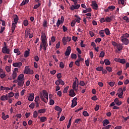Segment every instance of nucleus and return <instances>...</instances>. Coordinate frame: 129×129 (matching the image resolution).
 <instances>
[{"mask_svg":"<svg viewBox=\"0 0 129 129\" xmlns=\"http://www.w3.org/2000/svg\"><path fill=\"white\" fill-rule=\"evenodd\" d=\"M91 12V8H89L86 9V10H84L83 13L84 14H86V13H90Z\"/></svg>","mask_w":129,"mask_h":129,"instance_id":"cd10ccee","label":"nucleus"},{"mask_svg":"<svg viewBox=\"0 0 129 129\" xmlns=\"http://www.w3.org/2000/svg\"><path fill=\"white\" fill-rule=\"evenodd\" d=\"M6 70L7 72H8V73H9L10 72V71H11V69H10V67L7 66L6 67Z\"/></svg>","mask_w":129,"mask_h":129,"instance_id":"69168bd1","label":"nucleus"},{"mask_svg":"<svg viewBox=\"0 0 129 129\" xmlns=\"http://www.w3.org/2000/svg\"><path fill=\"white\" fill-rule=\"evenodd\" d=\"M47 25H48V22H47V20H44V22H43V27H47Z\"/></svg>","mask_w":129,"mask_h":129,"instance_id":"6e6d98bb","label":"nucleus"},{"mask_svg":"<svg viewBox=\"0 0 129 129\" xmlns=\"http://www.w3.org/2000/svg\"><path fill=\"white\" fill-rule=\"evenodd\" d=\"M24 73L25 74H30L32 75L34 74V71L33 70H31L29 67L26 66L25 67Z\"/></svg>","mask_w":129,"mask_h":129,"instance_id":"7ed1b4c3","label":"nucleus"},{"mask_svg":"<svg viewBox=\"0 0 129 129\" xmlns=\"http://www.w3.org/2000/svg\"><path fill=\"white\" fill-rule=\"evenodd\" d=\"M68 89H69V86H67L64 88L63 91V93H67L68 92Z\"/></svg>","mask_w":129,"mask_h":129,"instance_id":"4c0bfd02","label":"nucleus"},{"mask_svg":"<svg viewBox=\"0 0 129 129\" xmlns=\"http://www.w3.org/2000/svg\"><path fill=\"white\" fill-rule=\"evenodd\" d=\"M62 43L63 45H66V44H67V39L66 37H64L62 38Z\"/></svg>","mask_w":129,"mask_h":129,"instance_id":"f704fd0d","label":"nucleus"},{"mask_svg":"<svg viewBox=\"0 0 129 129\" xmlns=\"http://www.w3.org/2000/svg\"><path fill=\"white\" fill-rule=\"evenodd\" d=\"M105 31L104 30H100L99 32V34L103 38L104 37H105V35H104Z\"/></svg>","mask_w":129,"mask_h":129,"instance_id":"c85d7f7f","label":"nucleus"},{"mask_svg":"<svg viewBox=\"0 0 129 129\" xmlns=\"http://www.w3.org/2000/svg\"><path fill=\"white\" fill-rule=\"evenodd\" d=\"M72 105L71 107L73 108V107H75L77 105V98L75 97L72 101Z\"/></svg>","mask_w":129,"mask_h":129,"instance_id":"39448f33","label":"nucleus"},{"mask_svg":"<svg viewBox=\"0 0 129 129\" xmlns=\"http://www.w3.org/2000/svg\"><path fill=\"white\" fill-rule=\"evenodd\" d=\"M18 80H20V81H24L25 78H24V74H20L17 78Z\"/></svg>","mask_w":129,"mask_h":129,"instance_id":"a211bd4d","label":"nucleus"},{"mask_svg":"<svg viewBox=\"0 0 129 129\" xmlns=\"http://www.w3.org/2000/svg\"><path fill=\"white\" fill-rule=\"evenodd\" d=\"M81 47L82 48H84L85 47V44H83V41L81 40V43H80Z\"/></svg>","mask_w":129,"mask_h":129,"instance_id":"0e129e2a","label":"nucleus"},{"mask_svg":"<svg viewBox=\"0 0 129 129\" xmlns=\"http://www.w3.org/2000/svg\"><path fill=\"white\" fill-rule=\"evenodd\" d=\"M2 118L4 120H6L7 118H9V115H6L5 114L4 112H2Z\"/></svg>","mask_w":129,"mask_h":129,"instance_id":"412c9836","label":"nucleus"},{"mask_svg":"<svg viewBox=\"0 0 129 129\" xmlns=\"http://www.w3.org/2000/svg\"><path fill=\"white\" fill-rule=\"evenodd\" d=\"M41 44H42V45L43 47H48V43L46 42V41H42Z\"/></svg>","mask_w":129,"mask_h":129,"instance_id":"a18cd8bd","label":"nucleus"},{"mask_svg":"<svg viewBox=\"0 0 129 129\" xmlns=\"http://www.w3.org/2000/svg\"><path fill=\"white\" fill-rule=\"evenodd\" d=\"M75 18H77V19H75L76 22L78 23H80V20H81V18H80L79 16H78V15H75Z\"/></svg>","mask_w":129,"mask_h":129,"instance_id":"bb28decb","label":"nucleus"},{"mask_svg":"<svg viewBox=\"0 0 129 129\" xmlns=\"http://www.w3.org/2000/svg\"><path fill=\"white\" fill-rule=\"evenodd\" d=\"M12 77L13 79H16V78H17V72H13Z\"/></svg>","mask_w":129,"mask_h":129,"instance_id":"473e14b6","label":"nucleus"},{"mask_svg":"<svg viewBox=\"0 0 129 129\" xmlns=\"http://www.w3.org/2000/svg\"><path fill=\"white\" fill-rule=\"evenodd\" d=\"M106 69L108 72H112V69H111V67H107L106 68Z\"/></svg>","mask_w":129,"mask_h":129,"instance_id":"3c124183","label":"nucleus"},{"mask_svg":"<svg viewBox=\"0 0 129 129\" xmlns=\"http://www.w3.org/2000/svg\"><path fill=\"white\" fill-rule=\"evenodd\" d=\"M41 38L42 42L46 41V34H45V33H42Z\"/></svg>","mask_w":129,"mask_h":129,"instance_id":"4468645a","label":"nucleus"},{"mask_svg":"<svg viewBox=\"0 0 129 129\" xmlns=\"http://www.w3.org/2000/svg\"><path fill=\"white\" fill-rule=\"evenodd\" d=\"M40 98H41L42 101L47 103L48 102V98H49V94L47 92L46 90H43L42 93H40L39 94Z\"/></svg>","mask_w":129,"mask_h":129,"instance_id":"f257e3e1","label":"nucleus"},{"mask_svg":"<svg viewBox=\"0 0 129 129\" xmlns=\"http://www.w3.org/2000/svg\"><path fill=\"white\" fill-rule=\"evenodd\" d=\"M97 71H102L103 70V67H98L96 68Z\"/></svg>","mask_w":129,"mask_h":129,"instance_id":"8fccbe9b","label":"nucleus"},{"mask_svg":"<svg viewBox=\"0 0 129 129\" xmlns=\"http://www.w3.org/2000/svg\"><path fill=\"white\" fill-rule=\"evenodd\" d=\"M30 56V49L28 50H25L24 52V57L27 58V57H29Z\"/></svg>","mask_w":129,"mask_h":129,"instance_id":"6ab92c4d","label":"nucleus"},{"mask_svg":"<svg viewBox=\"0 0 129 129\" xmlns=\"http://www.w3.org/2000/svg\"><path fill=\"white\" fill-rule=\"evenodd\" d=\"M119 63H121V64H124V63H125V59L124 58H122V59L120 58Z\"/></svg>","mask_w":129,"mask_h":129,"instance_id":"de8ad7c7","label":"nucleus"},{"mask_svg":"<svg viewBox=\"0 0 129 129\" xmlns=\"http://www.w3.org/2000/svg\"><path fill=\"white\" fill-rule=\"evenodd\" d=\"M111 127V125H108L107 126H104V127L102 128V129H109Z\"/></svg>","mask_w":129,"mask_h":129,"instance_id":"bf43d9fd","label":"nucleus"},{"mask_svg":"<svg viewBox=\"0 0 129 129\" xmlns=\"http://www.w3.org/2000/svg\"><path fill=\"white\" fill-rule=\"evenodd\" d=\"M120 41L124 44V45H128L129 40L127 38H124L123 37H120Z\"/></svg>","mask_w":129,"mask_h":129,"instance_id":"20e7f679","label":"nucleus"},{"mask_svg":"<svg viewBox=\"0 0 129 129\" xmlns=\"http://www.w3.org/2000/svg\"><path fill=\"white\" fill-rule=\"evenodd\" d=\"M95 42L96 43H100V42H101V38H96L95 40Z\"/></svg>","mask_w":129,"mask_h":129,"instance_id":"5fc2aeb1","label":"nucleus"},{"mask_svg":"<svg viewBox=\"0 0 129 129\" xmlns=\"http://www.w3.org/2000/svg\"><path fill=\"white\" fill-rule=\"evenodd\" d=\"M1 100H2V101H5V100H9L8 95L2 96L1 97Z\"/></svg>","mask_w":129,"mask_h":129,"instance_id":"ddd939ff","label":"nucleus"},{"mask_svg":"<svg viewBox=\"0 0 129 129\" xmlns=\"http://www.w3.org/2000/svg\"><path fill=\"white\" fill-rule=\"evenodd\" d=\"M59 67L60 68H61V69H63L64 67V63H63V62H60V63H59Z\"/></svg>","mask_w":129,"mask_h":129,"instance_id":"864d4df0","label":"nucleus"},{"mask_svg":"<svg viewBox=\"0 0 129 129\" xmlns=\"http://www.w3.org/2000/svg\"><path fill=\"white\" fill-rule=\"evenodd\" d=\"M104 55H105V53L104 51H101L100 53L99 57L101 58H103L104 57Z\"/></svg>","mask_w":129,"mask_h":129,"instance_id":"49530a36","label":"nucleus"},{"mask_svg":"<svg viewBox=\"0 0 129 129\" xmlns=\"http://www.w3.org/2000/svg\"><path fill=\"white\" fill-rule=\"evenodd\" d=\"M39 115V113H38V112L37 111H34L33 112V117L34 118H36Z\"/></svg>","mask_w":129,"mask_h":129,"instance_id":"2f4dec72","label":"nucleus"},{"mask_svg":"<svg viewBox=\"0 0 129 129\" xmlns=\"http://www.w3.org/2000/svg\"><path fill=\"white\" fill-rule=\"evenodd\" d=\"M7 95L8 98H12V97H13V96H14L15 94H14V93H13V92H11L10 93L7 94Z\"/></svg>","mask_w":129,"mask_h":129,"instance_id":"b1692460","label":"nucleus"},{"mask_svg":"<svg viewBox=\"0 0 129 129\" xmlns=\"http://www.w3.org/2000/svg\"><path fill=\"white\" fill-rule=\"evenodd\" d=\"M56 77L58 79L62 78V75H61V73L57 74V75H56Z\"/></svg>","mask_w":129,"mask_h":129,"instance_id":"e2e57ef3","label":"nucleus"},{"mask_svg":"<svg viewBox=\"0 0 129 129\" xmlns=\"http://www.w3.org/2000/svg\"><path fill=\"white\" fill-rule=\"evenodd\" d=\"M105 21H106V22H111V18L106 17L105 18Z\"/></svg>","mask_w":129,"mask_h":129,"instance_id":"4d7b16f0","label":"nucleus"},{"mask_svg":"<svg viewBox=\"0 0 129 129\" xmlns=\"http://www.w3.org/2000/svg\"><path fill=\"white\" fill-rule=\"evenodd\" d=\"M29 33H30V30L29 29H27L25 30V38H27L29 36Z\"/></svg>","mask_w":129,"mask_h":129,"instance_id":"c756f323","label":"nucleus"},{"mask_svg":"<svg viewBox=\"0 0 129 129\" xmlns=\"http://www.w3.org/2000/svg\"><path fill=\"white\" fill-rule=\"evenodd\" d=\"M71 58L72 59H76L77 58V55L75 53H72L71 54Z\"/></svg>","mask_w":129,"mask_h":129,"instance_id":"79ce46f5","label":"nucleus"},{"mask_svg":"<svg viewBox=\"0 0 129 129\" xmlns=\"http://www.w3.org/2000/svg\"><path fill=\"white\" fill-rule=\"evenodd\" d=\"M128 37H129V34L127 33H125L123 34L122 36H121L120 38H124L127 39Z\"/></svg>","mask_w":129,"mask_h":129,"instance_id":"c9c22d12","label":"nucleus"},{"mask_svg":"<svg viewBox=\"0 0 129 129\" xmlns=\"http://www.w3.org/2000/svg\"><path fill=\"white\" fill-rule=\"evenodd\" d=\"M41 6V3H38V4L35 5L33 9L34 10H37V9H38V8H39V7Z\"/></svg>","mask_w":129,"mask_h":129,"instance_id":"e433bc0d","label":"nucleus"},{"mask_svg":"<svg viewBox=\"0 0 129 129\" xmlns=\"http://www.w3.org/2000/svg\"><path fill=\"white\" fill-rule=\"evenodd\" d=\"M16 25H17L16 23H12V29L16 30Z\"/></svg>","mask_w":129,"mask_h":129,"instance_id":"680f3d73","label":"nucleus"},{"mask_svg":"<svg viewBox=\"0 0 129 129\" xmlns=\"http://www.w3.org/2000/svg\"><path fill=\"white\" fill-rule=\"evenodd\" d=\"M22 63L21 62H15V63H14L13 64V66L14 67H21V66H22Z\"/></svg>","mask_w":129,"mask_h":129,"instance_id":"f8f14e48","label":"nucleus"},{"mask_svg":"<svg viewBox=\"0 0 129 129\" xmlns=\"http://www.w3.org/2000/svg\"><path fill=\"white\" fill-rule=\"evenodd\" d=\"M24 25L26 27L29 25V21L27 20H25L23 22Z\"/></svg>","mask_w":129,"mask_h":129,"instance_id":"37998d69","label":"nucleus"},{"mask_svg":"<svg viewBox=\"0 0 129 129\" xmlns=\"http://www.w3.org/2000/svg\"><path fill=\"white\" fill-rule=\"evenodd\" d=\"M55 101L53 99H50L49 101V105H54Z\"/></svg>","mask_w":129,"mask_h":129,"instance_id":"09e8293b","label":"nucleus"},{"mask_svg":"<svg viewBox=\"0 0 129 129\" xmlns=\"http://www.w3.org/2000/svg\"><path fill=\"white\" fill-rule=\"evenodd\" d=\"M70 96H75V93L74 92V90L72 89L70 91V94H69Z\"/></svg>","mask_w":129,"mask_h":129,"instance_id":"5701e85b","label":"nucleus"},{"mask_svg":"<svg viewBox=\"0 0 129 129\" xmlns=\"http://www.w3.org/2000/svg\"><path fill=\"white\" fill-rule=\"evenodd\" d=\"M104 63L105 65H110V61L108 59H105Z\"/></svg>","mask_w":129,"mask_h":129,"instance_id":"ea45409f","label":"nucleus"},{"mask_svg":"<svg viewBox=\"0 0 129 129\" xmlns=\"http://www.w3.org/2000/svg\"><path fill=\"white\" fill-rule=\"evenodd\" d=\"M104 32L107 36H108V35H110V31H109V29H108V28H106Z\"/></svg>","mask_w":129,"mask_h":129,"instance_id":"7c9ffc66","label":"nucleus"},{"mask_svg":"<svg viewBox=\"0 0 129 129\" xmlns=\"http://www.w3.org/2000/svg\"><path fill=\"white\" fill-rule=\"evenodd\" d=\"M80 8V5H72L70 9L71 11H74L75 10H78Z\"/></svg>","mask_w":129,"mask_h":129,"instance_id":"0eeeda50","label":"nucleus"},{"mask_svg":"<svg viewBox=\"0 0 129 129\" xmlns=\"http://www.w3.org/2000/svg\"><path fill=\"white\" fill-rule=\"evenodd\" d=\"M40 119L41 122H45V121H46L47 120V117H46L45 116L41 117L40 118Z\"/></svg>","mask_w":129,"mask_h":129,"instance_id":"393cba45","label":"nucleus"},{"mask_svg":"<svg viewBox=\"0 0 129 129\" xmlns=\"http://www.w3.org/2000/svg\"><path fill=\"white\" fill-rule=\"evenodd\" d=\"M34 98H35V94L34 93L30 94L29 96L28 97L29 101H33L34 100Z\"/></svg>","mask_w":129,"mask_h":129,"instance_id":"1a4fd4ad","label":"nucleus"},{"mask_svg":"<svg viewBox=\"0 0 129 129\" xmlns=\"http://www.w3.org/2000/svg\"><path fill=\"white\" fill-rule=\"evenodd\" d=\"M123 44H118L117 45V49L118 51H121L122 49L123 48Z\"/></svg>","mask_w":129,"mask_h":129,"instance_id":"9b49d317","label":"nucleus"},{"mask_svg":"<svg viewBox=\"0 0 129 129\" xmlns=\"http://www.w3.org/2000/svg\"><path fill=\"white\" fill-rule=\"evenodd\" d=\"M55 83L57 86H59V85H60V79L56 81Z\"/></svg>","mask_w":129,"mask_h":129,"instance_id":"774afa93","label":"nucleus"},{"mask_svg":"<svg viewBox=\"0 0 129 129\" xmlns=\"http://www.w3.org/2000/svg\"><path fill=\"white\" fill-rule=\"evenodd\" d=\"M79 84L81 86H84L85 85V83L83 81H81Z\"/></svg>","mask_w":129,"mask_h":129,"instance_id":"13d9d810","label":"nucleus"},{"mask_svg":"<svg viewBox=\"0 0 129 129\" xmlns=\"http://www.w3.org/2000/svg\"><path fill=\"white\" fill-rule=\"evenodd\" d=\"M19 21V17H18V15H15L14 16V24H18V22Z\"/></svg>","mask_w":129,"mask_h":129,"instance_id":"f3484780","label":"nucleus"},{"mask_svg":"<svg viewBox=\"0 0 129 129\" xmlns=\"http://www.w3.org/2000/svg\"><path fill=\"white\" fill-rule=\"evenodd\" d=\"M83 114L84 115V116H89V114H88V112H87V111H85L83 112Z\"/></svg>","mask_w":129,"mask_h":129,"instance_id":"603ef678","label":"nucleus"},{"mask_svg":"<svg viewBox=\"0 0 129 129\" xmlns=\"http://www.w3.org/2000/svg\"><path fill=\"white\" fill-rule=\"evenodd\" d=\"M118 91H119V94H121L122 95H123V91L122 90V88H120Z\"/></svg>","mask_w":129,"mask_h":129,"instance_id":"c03bdc74","label":"nucleus"},{"mask_svg":"<svg viewBox=\"0 0 129 129\" xmlns=\"http://www.w3.org/2000/svg\"><path fill=\"white\" fill-rule=\"evenodd\" d=\"M108 9H109L110 11H112L114 9H115V7L114 6H110L108 7Z\"/></svg>","mask_w":129,"mask_h":129,"instance_id":"58836bf2","label":"nucleus"},{"mask_svg":"<svg viewBox=\"0 0 129 129\" xmlns=\"http://www.w3.org/2000/svg\"><path fill=\"white\" fill-rule=\"evenodd\" d=\"M24 84H25V81H21V80L18 81V83L17 84L18 86H20V87H22V86H24Z\"/></svg>","mask_w":129,"mask_h":129,"instance_id":"2eb2a0df","label":"nucleus"},{"mask_svg":"<svg viewBox=\"0 0 129 129\" xmlns=\"http://www.w3.org/2000/svg\"><path fill=\"white\" fill-rule=\"evenodd\" d=\"M102 123L103 124L104 126H106V125L109 124V121L108 119H106L102 121Z\"/></svg>","mask_w":129,"mask_h":129,"instance_id":"aec40b11","label":"nucleus"},{"mask_svg":"<svg viewBox=\"0 0 129 129\" xmlns=\"http://www.w3.org/2000/svg\"><path fill=\"white\" fill-rule=\"evenodd\" d=\"M78 86H79V81H78L77 77H76L73 84V89L75 91H78Z\"/></svg>","mask_w":129,"mask_h":129,"instance_id":"f03ea898","label":"nucleus"},{"mask_svg":"<svg viewBox=\"0 0 129 129\" xmlns=\"http://www.w3.org/2000/svg\"><path fill=\"white\" fill-rule=\"evenodd\" d=\"M29 107L31 109H34V108L35 107V103H32L30 105H29Z\"/></svg>","mask_w":129,"mask_h":129,"instance_id":"a19ab883","label":"nucleus"},{"mask_svg":"<svg viewBox=\"0 0 129 129\" xmlns=\"http://www.w3.org/2000/svg\"><path fill=\"white\" fill-rule=\"evenodd\" d=\"M45 112H46L45 109H41L38 110V113H45Z\"/></svg>","mask_w":129,"mask_h":129,"instance_id":"72a5a7b5","label":"nucleus"},{"mask_svg":"<svg viewBox=\"0 0 129 129\" xmlns=\"http://www.w3.org/2000/svg\"><path fill=\"white\" fill-rule=\"evenodd\" d=\"M14 53H16L17 55L19 56V55H21V51L19 50V49L16 48L14 50Z\"/></svg>","mask_w":129,"mask_h":129,"instance_id":"a878e982","label":"nucleus"},{"mask_svg":"<svg viewBox=\"0 0 129 129\" xmlns=\"http://www.w3.org/2000/svg\"><path fill=\"white\" fill-rule=\"evenodd\" d=\"M2 53H4V54H10V48L3 47L2 48Z\"/></svg>","mask_w":129,"mask_h":129,"instance_id":"423d86ee","label":"nucleus"},{"mask_svg":"<svg viewBox=\"0 0 129 129\" xmlns=\"http://www.w3.org/2000/svg\"><path fill=\"white\" fill-rule=\"evenodd\" d=\"M54 109L55 110H56V111H58V115L59 113H61V112H62V108H61V107H60L59 106H55L54 107Z\"/></svg>","mask_w":129,"mask_h":129,"instance_id":"9d476101","label":"nucleus"},{"mask_svg":"<svg viewBox=\"0 0 129 129\" xmlns=\"http://www.w3.org/2000/svg\"><path fill=\"white\" fill-rule=\"evenodd\" d=\"M115 103L118 106H119V105H121V102H119V100H118V98H116L114 100Z\"/></svg>","mask_w":129,"mask_h":129,"instance_id":"dca6fc26","label":"nucleus"},{"mask_svg":"<svg viewBox=\"0 0 129 129\" xmlns=\"http://www.w3.org/2000/svg\"><path fill=\"white\" fill-rule=\"evenodd\" d=\"M70 53H71V47L68 46L64 53V55L65 56H69V55H70Z\"/></svg>","mask_w":129,"mask_h":129,"instance_id":"6e6552de","label":"nucleus"},{"mask_svg":"<svg viewBox=\"0 0 129 129\" xmlns=\"http://www.w3.org/2000/svg\"><path fill=\"white\" fill-rule=\"evenodd\" d=\"M114 82H109L108 83V85L111 86V87L114 86Z\"/></svg>","mask_w":129,"mask_h":129,"instance_id":"052dcab7","label":"nucleus"},{"mask_svg":"<svg viewBox=\"0 0 129 129\" xmlns=\"http://www.w3.org/2000/svg\"><path fill=\"white\" fill-rule=\"evenodd\" d=\"M92 7L94 10H97L98 9V5L96 3H92Z\"/></svg>","mask_w":129,"mask_h":129,"instance_id":"4be33fe9","label":"nucleus"},{"mask_svg":"<svg viewBox=\"0 0 129 129\" xmlns=\"http://www.w3.org/2000/svg\"><path fill=\"white\" fill-rule=\"evenodd\" d=\"M75 24H76V21H73L71 23V26L74 27L75 26Z\"/></svg>","mask_w":129,"mask_h":129,"instance_id":"338daca9","label":"nucleus"}]
</instances>
